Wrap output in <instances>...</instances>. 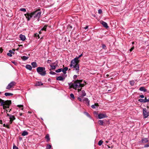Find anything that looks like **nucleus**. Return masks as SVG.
I'll return each instance as SVG.
<instances>
[{
    "instance_id": "19",
    "label": "nucleus",
    "mask_w": 149,
    "mask_h": 149,
    "mask_svg": "<svg viewBox=\"0 0 149 149\" xmlns=\"http://www.w3.org/2000/svg\"><path fill=\"white\" fill-rule=\"evenodd\" d=\"M26 68L27 69L30 70H31L32 69L31 66L30 65H26Z\"/></svg>"
},
{
    "instance_id": "35",
    "label": "nucleus",
    "mask_w": 149,
    "mask_h": 149,
    "mask_svg": "<svg viewBox=\"0 0 149 149\" xmlns=\"http://www.w3.org/2000/svg\"><path fill=\"white\" fill-rule=\"evenodd\" d=\"M19 10L23 12H26V9L23 8H20L19 9Z\"/></svg>"
},
{
    "instance_id": "58",
    "label": "nucleus",
    "mask_w": 149,
    "mask_h": 149,
    "mask_svg": "<svg viewBox=\"0 0 149 149\" xmlns=\"http://www.w3.org/2000/svg\"><path fill=\"white\" fill-rule=\"evenodd\" d=\"M94 105L96 107H98L99 106L98 104L97 103H95Z\"/></svg>"
},
{
    "instance_id": "27",
    "label": "nucleus",
    "mask_w": 149,
    "mask_h": 149,
    "mask_svg": "<svg viewBox=\"0 0 149 149\" xmlns=\"http://www.w3.org/2000/svg\"><path fill=\"white\" fill-rule=\"evenodd\" d=\"M130 83L131 86H133L134 85L135 82L134 80L130 81Z\"/></svg>"
},
{
    "instance_id": "14",
    "label": "nucleus",
    "mask_w": 149,
    "mask_h": 149,
    "mask_svg": "<svg viewBox=\"0 0 149 149\" xmlns=\"http://www.w3.org/2000/svg\"><path fill=\"white\" fill-rule=\"evenodd\" d=\"M65 78H64L62 76H59L57 77L56 79L57 80L63 81L65 79Z\"/></svg>"
},
{
    "instance_id": "48",
    "label": "nucleus",
    "mask_w": 149,
    "mask_h": 149,
    "mask_svg": "<svg viewBox=\"0 0 149 149\" xmlns=\"http://www.w3.org/2000/svg\"><path fill=\"white\" fill-rule=\"evenodd\" d=\"M78 99L80 102H81L83 101V99H82L80 97H78Z\"/></svg>"
},
{
    "instance_id": "52",
    "label": "nucleus",
    "mask_w": 149,
    "mask_h": 149,
    "mask_svg": "<svg viewBox=\"0 0 149 149\" xmlns=\"http://www.w3.org/2000/svg\"><path fill=\"white\" fill-rule=\"evenodd\" d=\"M9 52L11 54H14V52H13L11 50H10L9 51Z\"/></svg>"
},
{
    "instance_id": "34",
    "label": "nucleus",
    "mask_w": 149,
    "mask_h": 149,
    "mask_svg": "<svg viewBox=\"0 0 149 149\" xmlns=\"http://www.w3.org/2000/svg\"><path fill=\"white\" fill-rule=\"evenodd\" d=\"M70 97L72 98V99H74L75 98V97L74 94L73 93H71L70 94Z\"/></svg>"
},
{
    "instance_id": "4",
    "label": "nucleus",
    "mask_w": 149,
    "mask_h": 149,
    "mask_svg": "<svg viewBox=\"0 0 149 149\" xmlns=\"http://www.w3.org/2000/svg\"><path fill=\"white\" fill-rule=\"evenodd\" d=\"M45 68L44 67H38L37 68V72L40 75L44 76L46 74Z\"/></svg>"
},
{
    "instance_id": "1",
    "label": "nucleus",
    "mask_w": 149,
    "mask_h": 149,
    "mask_svg": "<svg viewBox=\"0 0 149 149\" xmlns=\"http://www.w3.org/2000/svg\"><path fill=\"white\" fill-rule=\"evenodd\" d=\"M82 81V80L77 79L75 81L74 83H68L69 86L70 88H73L76 89V88L82 87L84 86L85 85L84 84H81V83Z\"/></svg>"
},
{
    "instance_id": "3",
    "label": "nucleus",
    "mask_w": 149,
    "mask_h": 149,
    "mask_svg": "<svg viewBox=\"0 0 149 149\" xmlns=\"http://www.w3.org/2000/svg\"><path fill=\"white\" fill-rule=\"evenodd\" d=\"M32 13V14L33 15V18L34 19H37L38 21L41 14V12L40 11V10H37Z\"/></svg>"
},
{
    "instance_id": "63",
    "label": "nucleus",
    "mask_w": 149,
    "mask_h": 149,
    "mask_svg": "<svg viewBox=\"0 0 149 149\" xmlns=\"http://www.w3.org/2000/svg\"><path fill=\"white\" fill-rule=\"evenodd\" d=\"M0 124H2V120H0Z\"/></svg>"
},
{
    "instance_id": "33",
    "label": "nucleus",
    "mask_w": 149,
    "mask_h": 149,
    "mask_svg": "<svg viewBox=\"0 0 149 149\" xmlns=\"http://www.w3.org/2000/svg\"><path fill=\"white\" fill-rule=\"evenodd\" d=\"M102 49H104L106 50L107 49L106 46L104 44H102Z\"/></svg>"
},
{
    "instance_id": "39",
    "label": "nucleus",
    "mask_w": 149,
    "mask_h": 149,
    "mask_svg": "<svg viewBox=\"0 0 149 149\" xmlns=\"http://www.w3.org/2000/svg\"><path fill=\"white\" fill-rule=\"evenodd\" d=\"M34 36L36 37H38V38H40L39 35L37 33L34 34Z\"/></svg>"
},
{
    "instance_id": "18",
    "label": "nucleus",
    "mask_w": 149,
    "mask_h": 149,
    "mask_svg": "<svg viewBox=\"0 0 149 149\" xmlns=\"http://www.w3.org/2000/svg\"><path fill=\"white\" fill-rule=\"evenodd\" d=\"M86 93L84 90H82L81 91V97H83L86 95Z\"/></svg>"
},
{
    "instance_id": "23",
    "label": "nucleus",
    "mask_w": 149,
    "mask_h": 149,
    "mask_svg": "<svg viewBox=\"0 0 149 149\" xmlns=\"http://www.w3.org/2000/svg\"><path fill=\"white\" fill-rule=\"evenodd\" d=\"M28 133L27 132H26V131H23V132L22 133V136H25L28 135Z\"/></svg>"
},
{
    "instance_id": "45",
    "label": "nucleus",
    "mask_w": 149,
    "mask_h": 149,
    "mask_svg": "<svg viewBox=\"0 0 149 149\" xmlns=\"http://www.w3.org/2000/svg\"><path fill=\"white\" fill-rule=\"evenodd\" d=\"M7 55L8 56L10 57H11L12 56V55L11 53H8L7 54Z\"/></svg>"
},
{
    "instance_id": "20",
    "label": "nucleus",
    "mask_w": 149,
    "mask_h": 149,
    "mask_svg": "<svg viewBox=\"0 0 149 149\" xmlns=\"http://www.w3.org/2000/svg\"><path fill=\"white\" fill-rule=\"evenodd\" d=\"M45 138L47 139V141L48 142L50 140V138L49 135L48 134H47L45 136Z\"/></svg>"
},
{
    "instance_id": "13",
    "label": "nucleus",
    "mask_w": 149,
    "mask_h": 149,
    "mask_svg": "<svg viewBox=\"0 0 149 149\" xmlns=\"http://www.w3.org/2000/svg\"><path fill=\"white\" fill-rule=\"evenodd\" d=\"M148 139L147 138H143L141 139V142L143 143H145L148 141Z\"/></svg>"
},
{
    "instance_id": "56",
    "label": "nucleus",
    "mask_w": 149,
    "mask_h": 149,
    "mask_svg": "<svg viewBox=\"0 0 149 149\" xmlns=\"http://www.w3.org/2000/svg\"><path fill=\"white\" fill-rule=\"evenodd\" d=\"M77 75H74L73 76V78L74 79H75L77 78Z\"/></svg>"
},
{
    "instance_id": "54",
    "label": "nucleus",
    "mask_w": 149,
    "mask_h": 149,
    "mask_svg": "<svg viewBox=\"0 0 149 149\" xmlns=\"http://www.w3.org/2000/svg\"><path fill=\"white\" fill-rule=\"evenodd\" d=\"M91 107L93 108V109H95V106L94 105H93L91 106Z\"/></svg>"
},
{
    "instance_id": "32",
    "label": "nucleus",
    "mask_w": 149,
    "mask_h": 149,
    "mask_svg": "<svg viewBox=\"0 0 149 149\" xmlns=\"http://www.w3.org/2000/svg\"><path fill=\"white\" fill-rule=\"evenodd\" d=\"M52 146L50 145H47L46 146V148L47 149H50L51 148Z\"/></svg>"
},
{
    "instance_id": "57",
    "label": "nucleus",
    "mask_w": 149,
    "mask_h": 149,
    "mask_svg": "<svg viewBox=\"0 0 149 149\" xmlns=\"http://www.w3.org/2000/svg\"><path fill=\"white\" fill-rule=\"evenodd\" d=\"M139 97L141 98H143L144 97V96L143 95H140L139 96Z\"/></svg>"
},
{
    "instance_id": "37",
    "label": "nucleus",
    "mask_w": 149,
    "mask_h": 149,
    "mask_svg": "<svg viewBox=\"0 0 149 149\" xmlns=\"http://www.w3.org/2000/svg\"><path fill=\"white\" fill-rule=\"evenodd\" d=\"M47 25H45L44 27L41 29V30H44L46 31V28L47 27Z\"/></svg>"
},
{
    "instance_id": "28",
    "label": "nucleus",
    "mask_w": 149,
    "mask_h": 149,
    "mask_svg": "<svg viewBox=\"0 0 149 149\" xmlns=\"http://www.w3.org/2000/svg\"><path fill=\"white\" fill-rule=\"evenodd\" d=\"M84 113L86 115L87 117L89 118H91V116L89 114L86 112H84Z\"/></svg>"
},
{
    "instance_id": "8",
    "label": "nucleus",
    "mask_w": 149,
    "mask_h": 149,
    "mask_svg": "<svg viewBox=\"0 0 149 149\" xmlns=\"http://www.w3.org/2000/svg\"><path fill=\"white\" fill-rule=\"evenodd\" d=\"M143 113L144 118H147L149 115V112L147 111L146 108L143 109Z\"/></svg>"
},
{
    "instance_id": "30",
    "label": "nucleus",
    "mask_w": 149,
    "mask_h": 149,
    "mask_svg": "<svg viewBox=\"0 0 149 149\" xmlns=\"http://www.w3.org/2000/svg\"><path fill=\"white\" fill-rule=\"evenodd\" d=\"M62 68H59L57 70H56L55 71V72L57 73H58V72H61L62 71Z\"/></svg>"
},
{
    "instance_id": "16",
    "label": "nucleus",
    "mask_w": 149,
    "mask_h": 149,
    "mask_svg": "<svg viewBox=\"0 0 149 149\" xmlns=\"http://www.w3.org/2000/svg\"><path fill=\"white\" fill-rule=\"evenodd\" d=\"M20 39L23 41L24 40L26 39V37L25 36L20 34Z\"/></svg>"
},
{
    "instance_id": "10",
    "label": "nucleus",
    "mask_w": 149,
    "mask_h": 149,
    "mask_svg": "<svg viewBox=\"0 0 149 149\" xmlns=\"http://www.w3.org/2000/svg\"><path fill=\"white\" fill-rule=\"evenodd\" d=\"M83 102L87 104V105H89V101L87 98H83Z\"/></svg>"
},
{
    "instance_id": "55",
    "label": "nucleus",
    "mask_w": 149,
    "mask_h": 149,
    "mask_svg": "<svg viewBox=\"0 0 149 149\" xmlns=\"http://www.w3.org/2000/svg\"><path fill=\"white\" fill-rule=\"evenodd\" d=\"M134 47H132V48H131L130 49V52H132V50L134 49Z\"/></svg>"
},
{
    "instance_id": "47",
    "label": "nucleus",
    "mask_w": 149,
    "mask_h": 149,
    "mask_svg": "<svg viewBox=\"0 0 149 149\" xmlns=\"http://www.w3.org/2000/svg\"><path fill=\"white\" fill-rule=\"evenodd\" d=\"M98 13L99 14H101L102 13V11L101 9H99L98 10Z\"/></svg>"
},
{
    "instance_id": "44",
    "label": "nucleus",
    "mask_w": 149,
    "mask_h": 149,
    "mask_svg": "<svg viewBox=\"0 0 149 149\" xmlns=\"http://www.w3.org/2000/svg\"><path fill=\"white\" fill-rule=\"evenodd\" d=\"M3 126L4 127H6L7 128H9V126L8 125H6L5 124H3Z\"/></svg>"
},
{
    "instance_id": "29",
    "label": "nucleus",
    "mask_w": 149,
    "mask_h": 149,
    "mask_svg": "<svg viewBox=\"0 0 149 149\" xmlns=\"http://www.w3.org/2000/svg\"><path fill=\"white\" fill-rule=\"evenodd\" d=\"M43 83L41 82V81H38L36 85L37 86H40V85H42Z\"/></svg>"
},
{
    "instance_id": "9",
    "label": "nucleus",
    "mask_w": 149,
    "mask_h": 149,
    "mask_svg": "<svg viewBox=\"0 0 149 149\" xmlns=\"http://www.w3.org/2000/svg\"><path fill=\"white\" fill-rule=\"evenodd\" d=\"M98 118L99 119L107 117V116L105 114L100 113L98 115Z\"/></svg>"
},
{
    "instance_id": "36",
    "label": "nucleus",
    "mask_w": 149,
    "mask_h": 149,
    "mask_svg": "<svg viewBox=\"0 0 149 149\" xmlns=\"http://www.w3.org/2000/svg\"><path fill=\"white\" fill-rule=\"evenodd\" d=\"M138 101L141 102L145 103V101L144 99H139L138 100Z\"/></svg>"
},
{
    "instance_id": "31",
    "label": "nucleus",
    "mask_w": 149,
    "mask_h": 149,
    "mask_svg": "<svg viewBox=\"0 0 149 149\" xmlns=\"http://www.w3.org/2000/svg\"><path fill=\"white\" fill-rule=\"evenodd\" d=\"M103 142V141H102V140H100L99 141L98 143V144L99 146H100L102 145Z\"/></svg>"
},
{
    "instance_id": "46",
    "label": "nucleus",
    "mask_w": 149,
    "mask_h": 149,
    "mask_svg": "<svg viewBox=\"0 0 149 149\" xmlns=\"http://www.w3.org/2000/svg\"><path fill=\"white\" fill-rule=\"evenodd\" d=\"M13 149H19L15 145H14L13 146Z\"/></svg>"
},
{
    "instance_id": "25",
    "label": "nucleus",
    "mask_w": 149,
    "mask_h": 149,
    "mask_svg": "<svg viewBox=\"0 0 149 149\" xmlns=\"http://www.w3.org/2000/svg\"><path fill=\"white\" fill-rule=\"evenodd\" d=\"M98 123L100 125H103L104 122L102 120H98Z\"/></svg>"
},
{
    "instance_id": "43",
    "label": "nucleus",
    "mask_w": 149,
    "mask_h": 149,
    "mask_svg": "<svg viewBox=\"0 0 149 149\" xmlns=\"http://www.w3.org/2000/svg\"><path fill=\"white\" fill-rule=\"evenodd\" d=\"M149 147V143H148V144L145 145L144 146V148H147Z\"/></svg>"
},
{
    "instance_id": "49",
    "label": "nucleus",
    "mask_w": 149,
    "mask_h": 149,
    "mask_svg": "<svg viewBox=\"0 0 149 149\" xmlns=\"http://www.w3.org/2000/svg\"><path fill=\"white\" fill-rule=\"evenodd\" d=\"M72 26L71 25L68 26V29H72Z\"/></svg>"
},
{
    "instance_id": "61",
    "label": "nucleus",
    "mask_w": 149,
    "mask_h": 149,
    "mask_svg": "<svg viewBox=\"0 0 149 149\" xmlns=\"http://www.w3.org/2000/svg\"><path fill=\"white\" fill-rule=\"evenodd\" d=\"M81 89H78V92H79V91H81Z\"/></svg>"
},
{
    "instance_id": "24",
    "label": "nucleus",
    "mask_w": 149,
    "mask_h": 149,
    "mask_svg": "<svg viewBox=\"0 0 149 149\" xmlns=\"http://www.w3.org/2000/svg\"><path fill=\"white\" fill-rule=\"evenodd\" d=\"M21 58L23 61H25V60H27L28 58V57L27 56H23L21 57Z\"/></svg>"
},
{
    "instance_id": "22",
    "label": "nucleus",
    "mask_w": 149,
    "mask_h": 149,
    "mask_svg": "<svg viewBox=\"0 0 149 149\" xmlns=\"http://www.w3.org/2000/svg\"><path fill=\"white\" fill-rule=\"evenodd\" d=\"M31 64L32 65V67L33 68H35L37 67V64L36 62H32L31 63Z\"/></svg>"
},
{
    "instance_id": "60",
    "label": "nucleus",
    "mask_w": 149,
    "mask_h": 149,
    "mask_svg": "<svg viewBox=\"0 0 149 149\" xmlns=\"http://www.w3.org/2000/svg\"><path fill=\"white\" fill-rule=\"evenodd\" d=\"M88 26H86L84 28V29H87L88 28Z\"/></svg>"
},
{
    "instance_id": "17",
    "label": "nucleus",
    "mask_w": 149,
    "mask_h": 149,
    "mask_svg": "<svg viewBox=\"0 0 149 149\" xmlns=\"http://www.w3.org/2000/svg\"><path fill=\"white\" fill-rule=\"evenodd\" d=\"M139 90L141 91H143L144 92H146L147 91V90L144 87H141L140 88Z\"/></svg>"
},
{
    "instance_id": "50",
    "label": "nucleus",
    "mask_w": 149,
    "mask_h": 149,
    "mask_svg": "<svg viewBox=\"0 0 149 149\" xmlns=\"http://www.w3.org/2000/svg\"><path fill=\"white\" fill-rule=\"evenodd\" d=\"M12 63H13L14 65H17V62H16L15 61H12Z\"/></svg>"
},
{
    "instance_id": "53",
    "label": "nucleus",
    "mask_w": 149,
    "mask_h": 149,
    "mask_svg": "<svg viewBox=\"0 0 149 149\" xmlns=\"http://www.w3.org/2000/svg\"><path fill=\"white\" fill-rule=\"evenodd\" d=\"M144 100L145 103L147 102V99L146 97H145V99H144Z\"/></svg>"
},
{
    "instance_id": "2",
    "label": "nucleus",
    "mask_w": 149,
    "mask_h": 149,
    "mask_svg": "<svg viewBox=\"0 0 149 149\" xmlns=\"http://www.w3.org/2000/svg\"><path fill=\"white\" fill-rule=\"evenodd\" d=\"M11 104V101L10 100H2L1 106H3V109H6L9 108V106Z\"/></svg>"
},
{
    "instance_id": "41",
    "label": "nucleus",
    "mask_w": 149,
    "mask_h": 149,
    "mask_svg": "<svg viewBox=\"0 0 149 149\" xmlns=\"http://www.w3.org/2000/svg\"><path fill=\"white\" fill-rule=\"evenodd\" d=\"M17 107L19 108H22L21 109H22V110H23V108H22V107H23V105H17Z\"/></svg>"
},
{
    "instance_id": "51",
    "label": "nucleus",
    "mask_w": 149,
    "mask_h": 149,
    "mask_svg": "<svg viewBox=\"0 0 149 149\" xmlns=\"http://www.w3.org/2000/svg\"><path fill=\"white\" fill-rule=\"evenodd\" d=\"M3 51V49L2 48H1V47L0 48V53H2V52Z\"/></svg>"
},
{
    "instance_id": "38",
    "label": "nucleus",
    "mask_w": 149,
    "mask_h": 149,
    "mask_svg": "<svg viewBox=\"0 0 149 149\" xmlns=\"http://www.w3.org/2000/svg\"><path fill=\"white\" fill-rule=\"evenodd\" d=\"M50 66L52 67V70H54L56 69V66L54 65H50Z\"/></svg>"
},
{
    "instance_id": "11",
    "label": "nucleus",
    "mask_w": 149,
    "mask_h": 149,
    "mask_svg": "<svg viewBox=\"0 0 149 149\" xmlns=\"http://www.w3.org/2000/svg\"><path fill=\"white\" fill-rule=\"evenodd\" d=\"M100 23L106 28L107 29L109 27V26H108L106 22L102 21H101Z\"/></svg>"
},
{
    "instance_id": "42",
    "label": "nucleus",
    "mask_w": 149,
    "mask_h": 149,
    "mask_svg": "<svg viewBox=\"0 0 149 149\" xmlns=\"http://www.w3.org/2000/svg\"><path fill=\"white\" fill-rule=\"evenodd\" d=\"M49 73L50 74H56V73L54 72H53V71H50L49 72Z\"/></svg>"
},
{
    "instance_id": "40",
    "label": "nucleus",
    "mask_w": 149,
    "mask_h": 149,
    "mask_svg": "<svg viewBox=\"0 0 149 149\" xmlns=\"http://www.w3.org/2000/svg\"><path fill=\"white\" fill-rule=\"evenodd\" d=\"M82 56V54H81V55H79L78 57H76L75 58H77V60L78 61H79V60H78V59L80 58V57H81Z\"/></svg>"
},
{
    "instance_id": "7",
    "label": "nucleus",
    "mask_w": 149,
    "mask_h": 149,
    "mask_svg": "<svg viewBox=\"0 0 149 149\" xmlns=\"http://www.w3.org/2000/svg\"><path fill=\"white\" fill-rule=\"evenodd\" d=\"M16 83L14 81L11 82L10 83L8 86L6 87V89H10L11 88L13 87V86L15 85Z\"/></svg>"
},
{
    "instance_id": "6",
    "label": "nucleus",
    "mask_w": 149,
    "mask_h": 149,
    "mask_svg": "<svg viewBox=\"0 0 149 149\" xmlns=\"http://www.w3.org/2000/svg\"><path fill=\"white\" fill-rule=\"evenodd\" d=\"M32 13L31 12L30 13H27L24 14V15L27 19V20L29 21L33 17V15L32 14Z\"/></svg>"
},
{
    "instance_id": "5",
    "label": "nucleus",
    "mask_w": 149,
    "mask_h": 149,
    "mask_svg": "<svg viewBox=\"0 0 149 149\" xmlns=\"http://www.w3.org/2000/svg\"><path fill=\"white\" fill-rule=\"evenodd\" d=\"M79 62V61L77 60V58H74V59L72 60L70 65V66L71 68L74 67V66L78 65Z\"/></svg>"
},
{
    "instance_id": "26",
    "label": "nucleus",
    "mask_w": 149,
    "mask_h": 149,
    "mask_svg": "<svg viewBox=\"0 0 149 149\" xmlns=\"http://www.w3.org/2000/svg\"><path fill=\"white\" fill-rule=\"evenodd\" d=\"M4 95L5 96H12L13 95V94L10 93H5Z\"/></svg>"
},
{
    "instance_id": "15",
    "label": "nucleus",
    "mask_w": 149,
    "mask_h": 149,
    "mask_svg": "<svg viewBox=\"0 0 149 149\" xmlns=\"http://www.w3.org/2000/svg\"><path fill=\"white\" fill-rule=\"evenodd\" d=\"M68 67H65L63 69H62V71L64 74H65L66 73V71L68 70Z\"/></svg>"
},
{
    "instance_id": "21",
    "label": "nucleus",
    "mask_w": 149,
    "mask_h": 149,
    "mask_svg": "<svg viewBox=\"0 0 149 149\" xmlns=\"http://www.w3.org/2000/svg\"><path fill=\"white\" fill-rule=\"evenodd\" d=\"M10 121H11V123L13 120L15 119V118L13 116H10Z\"/></svg>"
},
{
    "instance_id": "12",
    "label": "nucleus",
    "mask_w": 149,
    "mask_h": 149,
    "mask_svg": "<svg viewBox=\"0 0 149 149\" xmlns=\"http://www.w3.org/2000/svg\"><path fill=\"white\" fill-rule=\"evenodd\" d=\"M72 68H74L75 69V70L76 71L77 73H78L79 71V65H77L74 67Z\"/></svg>"
},
{
    "instance_id": "64",
    "label": "nucleus",
    "mask_w": 149,
    "mask_h": 149,
    "mask_svg": "<svg viewBox=\"0 0 149 149\" xmlns=\"http://www.w3.org/2000/svg\"><path fill=\"white\" fill-rule=\"evenodd\" d=\"M2 101V99L0 98V103H1H1Z\"/></svg>"
},
{
    "instance_id": "62",
    "label": "nucleus",
    "mask_w": 149,
    "mask_h": 149,
    "mask_svg": "<svg viewBox=\"0 0 149 149\" xmlns=\"http://www.w3.org/2000/svg\"><path fill=\"white\" fill-rule=\"evenodd\" d=\"M19 139L20 140H21L22 139V137H21L20 136L19 137Z\"/></svg>"
},
{
    "instance_id": "59",
    "label": "nucleus",
    "mask_w": 149,
    "mask_h": 149,
    "mask_svg": "<svg viewBox=\"0 0 149 149\" xmlns=\"http://www.w3.org/2000/svg\"><path fill=\"white\" fill-rule=\"evenodd\" d=\"M51 62V61L50 60H48L47 61V63H50V62Z\"/></svg>"
}]
</instances>
